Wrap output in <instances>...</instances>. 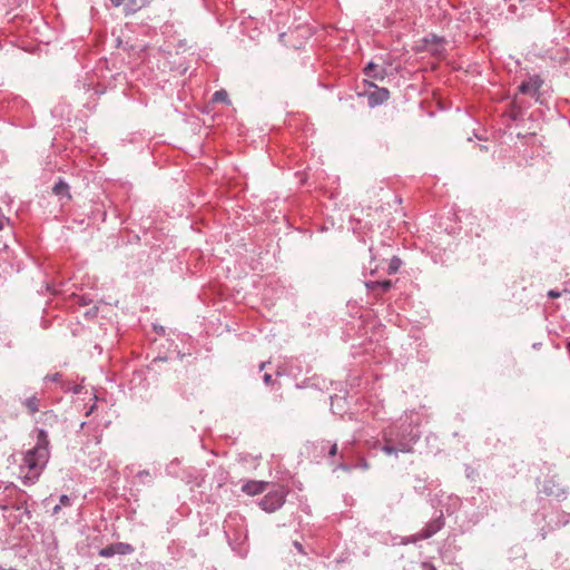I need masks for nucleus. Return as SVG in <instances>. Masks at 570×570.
<instances>
[{
  "instance_id": "nucleus-27",
  "label": "nucleus",
  "mask_w": 570,
  "mask_h": 570,
  "mask_svg": "<svg viewBox=\"0 0 570 570\" xmlns=\"http://www.w3.org/2000/svg\"><path fill=\"white\" fill-rule=\"evenodd\" d=\"M45 414L48 416H55L52 412H46Z\"/></svg>"
},
{
  "instance_id": "nucleus-15",
  "label": "nucleus",
  "mask_w": 570,
  "mask_h": 570,
  "mask_svg": "<svg viewBox=\"0 0 570 570\" xmlns=\"http://www.w3.org/2000/svg\"><path fill=\"white\" fill-rule=\"evenodd\" d=\"M61 379V374L60 373H53V374H49L45 377V381H50V382H59Z\"/></svg>"
},
{
  "instance_id": "nucleus-9",
  "label": "nucleus",
  "mask_w": 570,
  "mask_h": 570,
  "mask_svg": "<svg viewBox=\"0 0 570 570\" xmlns=\"http://www.w3.org/2000/svg\"><path fill=\"white\" fill-rule=\"evenodd\" d=\"M541 491L547 495L557 498H560L564 494V491L552 480L546 481Z\"/></svg>"
},
{
  "instance_id": "nucleus-17",
  "label": "nucleus",
  "mask_w": 570,
  "mask_h": 570,
  "mask_svg": "<svg viewBox=\"0 0 570 570\" xmlns=\"http://www.w3.org/2000/svg\"><path fill=\"white\" fill-rule=\"evenodd\" d=\"M59 501H60V505H69L70 504V499L66 494H62L60 497Z\"/></svg>"
},
{
  "instance_id": "nucleus-2",
  "label": "nucleus",
  "mask_w": 570,
  "mask_h": 570,
  "mask_svg": "<svg viewBox=\"0 0 570 570\" xmlns=\"http://www.w3.org/2000/svg\"><path fill=\"white\" fill-rule=\"evenodd\" d=\"M286 490L284 487L269 491L261 501L259 507L266 512H274L278 510L284 503L286 498Z\"/></svg>"
},
{
  "instance_id": "nucleus-26",
  "label": "nucleus",
  "mask_w": 570,
  "mask_h": 570,
  "mask_svg": "<svg viewBox=\"0 0 570 570\" xmlns=\"http://www.w3.org/2000/svg\"><path fill=\"white\" fill-rule=\"evenodd\" d=\"M361 466H362L363 469H367V468H368V464H367V462H366V461H363V462L361 463Z\"/></svg>"
},
{
  "instance_id": "nucleus-29",
  "label": "nucleus",
  "mask_w": 570,
  "mask_h": 570,
  "mask_svg": "<svg viewBox=\"0 0 570 570\" xmlns=\"http://www.w3.org/2000/svg\"><path fill=\"white\" fill-rule=\"evenodd\" d=\"M265 366V363H262L261 366H259V370H263Z\"/></svg>"
},
{
  "instance_id": "nucleus-14",
  "label": "nucleus",
  "mask_w": 570,
  "mask_h": 570,
  "mask_svg": "<svg viewBox=\"0 0 570 570\" xmlns=\"http://www.w3.org/2000/svg\"><path fill=\"white\" fill-rule=\"evenodd\" d=\"M401 259L397 258V257H393L390 262V265H389V274H394L399 271V268L401 267Z\"/></svg>"
},
{
  "instance_id": "nucleus-22",
  "label": "nucleus",
  "mask_w": 570,
  "mask_h": 570,
  "mask_svg": "<svg viewBox=\"0 0 570 570\" xmlns=\"http://www.w3.org/2000/svg\"><path fill=\"white\" fill-rule=\"evenodd\" d=\"M126 0H110L114 7H120Z\"/></svg>"
},
{
  "instance_id": "nucleus-6",
  "label": "nucleus",
  "mask_w": 570,
  "mask_h": 570,
  "mask_svg": "<svg viewBox=\"0 0 570 570\" xmlns=\"http://www.w3.org/2000/svg\"><path fill=\"white\" fill-rule=\"evenodd\" d=\"M543 85V80L538 75H533L529 77L528 80L523 81L519 86V91L529 95L531 97H535L539 94L540 88Z\"/></svg>"
},
{
  "instance_id": "nucleus-23",
  "label": "nucleus",
  "mask_w": 570,
  "mask_h": 570,
  "mask_svg": "<svg viewBox=\"0 0 570 570\" xmlns=\"http://www.w3.org/2000/svg\"><path fill=\"white\" fill-rule=\"evenodd\" d=\"M263 380H264L265 384H269L272 382V375L271 374H265L263 376Z\"/></svg>"
},
{
  "instance_id": "nucleus-1",
  "label": "nucleus",
  "mask_w": 570,
  "mask_h": 570,
  "mask_svg": "<svg viewBox=\"0 0 570 570\" xmlns=\"http://www.w3.org/2000/svg\"><path fill=\"white\" fill-rule=\"evenodd\" d=\"M50 458L48 433L40 429L37 434V443L23 454L19 465V474L24 485L35 484Z\"/></svg>"
},
{
  "instance_id": "nucleus-3",
  "label": "nucleus",
  "mask_w": 570,
  "mask_h": 570,
  "mask_svg": "<svg viewBox=\"0 0 570 570\" xmlns=\"http://www.w3.org/2000/svg\"><path fill=\"white\" fill-rule=\"evenodd\" d=\"M383 438L385 441V445H383L382 451L387 455L397 454L399 452H401V453L412 452L413 444L417 440L416 436H412L409 441H400V442H397L396 445H392L391 443L394 440L392 432H387V431L384 432Z\"/></svg>"
},
{
  "instance_id": "nucleus-25",
  "label": "nucleus",
  "mask_w": 570,
  "mask_h": 570,
  "mask_svg": "<svg viewBox=\"0 0 570 570\" xmlns=\"http://www.w3.org/2000/svg\"><path fill=\"white\" fill-rule=\"evenodd\" d=\"M60 509H61V505H60V504L56 505V507L53 508V510H52L53 514H57V513L60 511Z\"/></svg>"
},
{
  "instance_id": "nucleus-16",
  "label": "nucleus",
  "mask_w": 570,
  "mask_h": 570,
  "mask_svg": "<svg viewBox=\"0 0 570 570\" xmlns=\"http://www.w3.org/2000/svg\"><path fill=\"white\" fill-rule=\"evenodd\" d=\"M115 551L111 547L105 548L100 551V556L102 557H111L114 556Z\"/></svg>"
},
{
  "instance_id": "nucleus-28",
  "label": "nucleus",
  "mask_w": 570,
  "mask_h": 570,
  "mask_svg": "<svg viewBox=\"0 0 570 570\" xmlns=\"http://www.w3.org/2000/svg\"><path fill=\"white\" fill-rule=\"evenodd\" d=\"M425 570H436L434 567H429Z\"/></svg>"
},
{
  "instance_id": "nucleus-18",
  "label": "nucleus",
  "mask_w": 570,
  "mask_h": 570,
  "mask_svg": "<svg viewBox=\"0 0 570 570\" xmlns=\"http://www.w3.org/2000/svg\"><path fill=\"white\" fill-rule=\"evenodd\" d=\"M138 478L144 481L145 479H149L150 478V473L148 471H140L138 473Z\"/></svg>"
},
{
  "instance_id": "nucleus-21",
  "label": "nucleus",
  "mask_w": 570,
  "mask_h": 570,
  "mask_svg": "<svg viewBox=\"0 0 570 570\" xmlns=\"http://www.w3.org/2000/svg\"><path fill=\"white\" fill-rule=\"evenodd\" d=\"M336 453H337V444H336V443H334V444L331 446L328 454H330L331 456H334V455H336Z\"/></svg>"
},
{
  "instance_id": "nucleus-20",
  "label": "nucleus",
  "mask_w": 570,
  "mask_h": 570,
  "mask_svg": "<svg viewBox=\"0 0 570 570\" xmlns=\"http://www.w3.org/2000/svg\"><path fill=\"white\" fill-rule=\"evenodd\" d=\"M294 547L299 553L305 554L302 543H299L298 541H294Z\"/></svg>"
},
{
  "instance_id": "nucleus-10",
  "label": "nucleus",
  "mask_w": 570,
  "mask_h": 570,
  "mask_svg": "<svg viewBox=\"0 0 570 570\" xmlns=\"http://www.w3.org/2000/svg\"><path fill=\"white\" fill-rule=\"evenodd\" d=\"M22 405L28 410L30 414H35L40 410V399L37 395H32L27 397Z\"/></svg>"
},
{
  "instance_id": "nucleus-8",
  "label": "nucleus",
  "mask_w": 570,
  "mask_h": 570,
  "mask_svg": "<svg viewBox=\"0 0 570 570\" xmlns=\"http://www.w3.org/2000/svg\"><path fill=\"white\" fill-rule=\"evenodd\" d=\"M364 73L368 78L382 80L385 77V69L376 63L368 62L364 68Z\"/></svg>"
},
{
  "instance_id": "nucleus-4",
  "label": "nucleus",
  "mask_w": 570,
  "mask_h": 570,
  "mask_svg": "<svg viewBox=\"0 0 570 570\" xmlns=\"http://www.w3.org/2000/svg\"><path fill=\"white\" fill-rule=\"evenodd\" d=\"M367 89L365 96L367 97V104L371 108L382 105L390 97V91L386 88H380L373 82L365 81Z\"/></svg>"
},
{
  "instance_id": "nucleus-19",
  "label": "nucleus",
  "mask_w": 570,
  "mask_h": 570,
  "mask_svg": "<svg viewBox=\"0 0 570 570\" xmlns=\"http://www.w3.org/2000/svg\"><path fill=\"white\" fill-rule=\"evenodd\" d=\"M548 296L551 297V298H557V297L561 296V293L558 292V291L551 289V291L548 292Z\"/></svg>"
},
{
  "instance_id": "nucleus-11",
  "label": "nucleus",
  "mask_w": 570,
  "mask_h": 570,
  "mask_svg": "<svg viewBox=\"0 0 570 570\" xmlns=\"http://www.w3.org/2000/svg\"><path fill=\"white\" fill-rule=\"evenodd\" d=\"M365 286L367 287V289L370 291H375L377 288L382 289L383 292H386L389 291L391 287H392V282L386 279V281H376V282H366L365 283Z\"/></svg>"
},
{
  "instance_id": "nucleus-12",
  "label": "nucleus",
  "mask_w": 570,
  "mask_h": 570,
  "mask_svg": "<svg viewBox=\"0 0 570 570\" xmlns=\"http://www.w3.org/2000/svg\"><path fill=\"white\" fill-rule=\"evenodd\" d=\"M68 189H69V186L68 184H66L65 181L62 180H59L55 184V186L52 187V191L57 195V196H69L68 195Z\"/></svg>"
},
{
  "instance_id": "nucleus-7",
  "label": "nucleus",
  "mask_w": 570,
  "mask_h": 570,
  "mask_svg": "<svg viewBox=\"0 0 570 570\" xmlns=\"http://www.w3.org/2000/svg\"><path fill=\"white\" fill-rule=\"evenodd\" d=\"M266 485H267L266 482L248 481L245 484H243L242 490H243V492L247 493L248 495H256V494L262 493L265 490Z\"/></svg>"
},
{
  "instance_id": "nucleus-24",
  "label": "nucleus",
  "mask_w": 570,
  "mask_h": 570,
  "mask_svg": "<svg viewBox=\"0 0 570 570\" xmlns=\"http://www.w3.org/2000/svg\"><path fill=\"white\" fill-rule=\"evenodd\" d=\"M338 468L344 470V471H350L351 470V466L347 465V464H344V463L340 464Z\"/></svg>"
},
{
  "instance_id": "nucleus-13",
  "label": "nucleus",
  "mask_w": 570,
  "mask_h": 570,
  "mask_svg": "<svg viewBox=\"0 0 570 570\" xmlns=\"http://www.w3.org/2000/svg\"><path fill=\"white\" fill-rule=\"evenodd\" d=\"M213 101L229 104L227 91L226 90L216 91L213 96Z\"/></svg>"
},
{
  "instance_id": "nucleus-5",
  "label": "nucleus",
  "mask_w": 570,
  "mask_h": 570,
  "mask_svg": "<svg viewBox=\"0 0 570 570\" xmlns=\"http://www.w3.org/2000/svg\"><path fill=\"white\" fill-rule=\"evenodd\" d=\"M443 527V521L441 519L434 520L428 523L419 533L407 538L405 543H415L419 540H426L440 531Z\"/></svg>"
}]
</instances>
